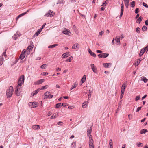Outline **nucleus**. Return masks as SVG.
Returning <instances> with one entry per match:
<instances>
[{
	"instance_id": "f257e3e1",
	"label": "nucleus",
	"mask_w": 148,
	"mask_h": 148,
	"mask_svg": "<svg viewBox=\"0 0 148 148\" xmlns=\"http://www.w3.org/2000/svg\"><path fill=\"white\" fill-rule=\"evenodd\" d=\"M13 91V87L10 86L9 88L7 90L6 95L7 97H10L12 96Z\"/></svg>"
},
{
	"instance_id": "f03ea898",
	"label": "nucleus",
	"mask_w": 148,
	"mask_h": 148,
	"mask_svg": "<svg viewBox=\"0 0 148 148\" xmlns=\"http://www.w3.org/2000/svg\"><path fill=\"white\" fill-rule=\"evenodd\" d=\"M24 77L23 75L21 76L18 81V86H21L24 83Z\"/></svg>"
},
{
	"instance_id": "7ed1b4c3",
	"label": "nucleus",
	"mask_w": 148,
	"mask_h": 148,
	"mask_svg": "<svg viewBox=\"0 0 148 148\" xmlns=\"http://www.w3.org/2000/svg\"><path fill=\"white\" fill-rule=\"evenodd\" d=\"M6 56V50L3 52V54L0 56V66L3 63V61L4 60L3 56Z\"/></svg>"
},
{
	"instance_id": "20e7f679",
	"label": "nucleus",
	"mask_w": 148,
	"mask_h": 148,
	"mask_svg": "<svg viewBox=\"0 0 148 148\" xmlns=\"http://www.w3.org/2000/svg\"><path fill=\"white\" fill-rule=\"evenodd\" d=\"M25 52L26 51H25L24 50L21 54L19 56V58L21 59V60L25 58Z\"/></svg>"
},
{
	"instance_id": "39448f33",
	"label": "nucleus",
	"mask_w": 148,
	"mask_h": 148,
	"mask_svg": "<svg viewBox=\"0 0 148 148\" xmlns=\"http://www.w3.org/2000/svg\"><path fill=\"white\" fill-rule=\"evenodd\" d=\"M109 55V54L106 53H103L102 54H100L98 55V56L99 58H106Z\"/></svg>"
},
{
	"instance_id": "423d86ee",
	"label": "nucleus",
	"mask_w": 148,
	"mask_h": 148,
	"mask_svg": "<svg viewBox=\"0 0 148 148\" xmlns=\"http://www.w3.org/2000/svg\"><path fill=\"white\" fill-rule=\"evenodd\" d=\"M121 13L119 16L120 18H121L123 14L124 11V5H123V2H122V3L121 5Z\"/></svg>"
},
{
	"instance_id": "0eeeda50",
	"label": "nucleus",
	"mask_w": 148,
	"mask_h": 148,
	"mask_svg": "<svg viewBox=\"0 0 148 148\" xmlns=\"http://www.w3.org/2000/svg\"><path fill=\"white\" fill-rule=\"evenodd\" d=\"M90 66L93 72L95 73H96L97 71V70L96 67L94 66V64H90Z\"/></svg>"
},
{
	"instance_id": "6e6552de",
	"label": "nucleus",
	"mask_w": 148,
	"mask_h": 148,
	"mask_svg": "<svg viewBox=\"0 0 148 148\" xmlns=\"http://www.w3.org/2000/svg\"><path fill=\"white\" fill-rule=\"evenodd\" d=\"M89 145H93V140L91 135H90L89 137Z\"/></svg>"
},
{
	"instance_id": "1a4fd4ad",
	"label": "nucleus",
	"mask_w": 148,
	"mask_h": 148,
	"mask_svg": "<svg viewBox=\"0 0 148 148\" xmlns=\"http://www.w3.org/2000/svg\"><path fill=\"white\" fill-rule=\"evenodd\" d=\"M88 50L89 53L90 54V55L94 57H95L96 56V55L95 53L92 52L91 50L89 49L88 48Z\"/></svg>"
},
{
	"instance_id": "9d476101",
	"label": "nucleus",
	"mask_w": 148,
	"mask_h": 148,
	"mask_svg": "<svg viewBox=\"0 0 148 148\" xmlns=\"http://www.w3.org/2000/svg\"><path fill=\"white\" fill-rule=\"evenodd\" d=\"M52 11H51V10H49L48 13L47 14H45L44 16H46L47 17H51L53 16V15L51 13H52Z\"/></svg>"
},
{
	"instance_id": "9b49d317",
	"label": "nucleus",
	"mask_w": 148,
	"mask_h": 148,
	"mask_svg": "<svg viewBox=\"0 0 148 148\" xmlns=\"http://www.w3.org/2000/svg\"><path fill=\"white\" fill-rule=\"evenodd\" d=\"M63 34L68 36H69L70 34V31L69 30L67 29H65V30H63Z\"/></svg>"
},
{
	"instance_id": "f8f14e48",
	"label": "nucleus",
	"mask_w": 148,
	"mask_h": 148,
	"mask_svg": "<svg viewBox=\"0 0 148 148\" xmlns=\"http://www.w3.org/2000/svg\"><path fill=\"white\" fill-rule=\"evenodd\" d=\"M44 79H42L40 80H38V81L36 82L34 84L36 85H38L42 84L44 81Z\"/></svg>"
},
{
	"instance_id": "ddd939ff",
	"label": "nucleus",
	"mask_w": 148,
	"mask_h": 148,
	"mask_svg": "<svg viewBox=\"0 0 148 148\" xmlns=\"http://www.w3.org/2000/svg\"><path fill=\"white\" fill-rule=\"evenodd\" d=\"M103 65L104 67L106 68H109L111 66V64L110 63H104Z\"/></svg>"
},
{
	"instance_id": "4468645a",
	"label": "nucleus",
	"mask_w": 148,
	"mask_h": 148,
	"mask_svg": "<svg viewBox=\"0 0 148 148\" xmlns=\"http://www.w3.org/2000/svg\"><path fill=\"white\" fill-rule=\"evenodd\" d=\"M41 29H38L35 33V34L33 36V37H35L38 36L41 32Z\"/></svg>"
},
{
	"instance_id": "2eb2a0df",
	"label": "nucleus",
	"mask_w": 148,
	"mask_h": 148,
	"mask_svg": "<svg viewBox=\"0 0 148 148\" xmlns=\"http://www.w3.org/2000/svg\"><path fill=\"white\" fill-rule=\"evenodd\" d=\"M78 45V44L77 43H76L75 44L72 46V48L73 49H78L79 47Z\"/></svg>"
},
{
	"instance_id": "dca6fc26",
	"label": "nucleus",
	"mask_w": 148,
	"mask_h": 148,
	"mask_svg": "<svg viewBox=\"0 0 148 148\" xmlns=\"http://www.w3.org/2000/svg\"><path fill=\"white\" fill-rule=\"evenodd\" d=\"M92 129V127H90V129L88 130L87 131V136L89 137L91 133V131Z\"/></svg>"
},
{
	"instance_id": "f3484780",
	"label": "nucleus",
	"mask_w": 148,
	"mask_h": 148,
	"mask_svg": "<svg viewBox=\"0 0 148 148\" xmlns=\"http://www.w3.org/2000/svg\"><path fill=\"white\" fill-rule=\"evenodd\" d=\"M38 104L36 102H33L32 104V108H36Z\"/></svg>"
},
{
	"instance_id": "a211bd4d",
	"label": "nucleus",
	"mask_w": 148,
	"mask_h": 148,
	"mask_svg": "<svg viewBox=\"0 0 148 148\" xmlns=\"http://www.w3.org/2000/svg\"><path fill=\"white\" fill-rule=\"evenodd\" d=\"M40 126L38 125H33L32 127V128L35 130H38L40 128Z\"/></svg>"
},
{
	"instance_id": "6ab92c4d",
	"label": "nucleus",
	"mask_w": 148,
	"mask_h": 148,
	"mask_svg": "<svg viewBox=\"0 0 148 148\" xmlns=\"http://www.w3.org/2000/svg\"><path fill=\"white\" fill-rule=\"evenodd\" d=\"M120 38H117V37H116L115 38V40L116 41V44L117 45H120Z\"/></svg>"
},
{
	"instance_id": "aec40b11",
	"label": "nucleus",
	"mask_w": 148,
	"mask_h": 148,
	"mask_svg": "<svg viewBox=\"0 0 148 148\" xmlns=\"http://www.w3.org/2000/svg\"><path fill=\"white\" fill-rule=\"evenodd\" d=\"M45 97L44 99H46L49 97L50 95V92H47L45 93Z\"/></svg>"
},
{
	"instance_id": "412c9836",
	"label": "nucleus",
	"mask_w": 148,
	"mask_h": 148,
	"mask_svg": "<svg viewBox=\"0 0 148 148\" xmlns=\"http://www.w3.org/2000/svg\"><path fill=\"white\" fill-rule=\"evenodd\" d=\"M69 56V53H66L62 54V58H64Z\"/></svg>"
},
{
	"instance_id": "4be33fe9",
	"label": "nucleus",
	"mask_w": 148,
	"mask_h": 148,
	"mask_svg": "<svg viewBox=\"0 0 148 148\" xmlns=\"http://www.w3.org/2000/svg\"><path fill=\"white\" fill-rule=\"evenodd\" d=\"M141 80L143 81L144 83H146L148 81V79H147L146 77L143 76L141 77Z\"/></svg>"
},
{
	"instance_id": "5701e85b",
	"label": "nucleus",
	"mask_w": 148,
	"mask_h": 148,
	"mask_svg": "<svg viewBox=\"0 0 148 148\" xmlns=\"http://www.w3.org/2000/svg\"><path fill=\"white\" fill-rule=\"evenodd\" d=\"M148 132L147 130L146 129H143L140 130V133L141 134H145L146 132Z\"/></svg>"
},
{
	"instance_id": "b1692460",
	"label": "nucleus",
	"mask_w": 148,
	"mask_h": 148,
	"mask_svg": "<svg viewBox=\"0 0 148 148\" xmlns=\"http://www.w3.org/2000/svg\"><path fill=\"white\" fill-rule=\"evenodd\" d=\"M145 50L143 49H142L140 51V52L139 54V56L140 57L145 53Z\"/></svg>"
},
{
	"instance_id": "393cba45",
	"label": "nucleus",
	"mask_w": 148,
	"mask_h": 148,
	"mask_svg": "<svg viewBox=\"0 0 148 148\" xmlns=\"http://www.w3.org/2000/svg\"><path fill=\"white\" fill-rule=\"evenodd\" d=\"M40 90V88L38 89L37 90H36L35 91L33 92V96L34 95L36 94Z\"/></svg>"
},
{
	"instance_id": "a878e982",
	"label": "nucleus",
	"mask_w": 148,
	"mask_h": 148,
	"mask_svg": "<svg viewBox=\"0 0 148 148\" xmlns=\"http://www.w3.org/2000/svg\"><path fill=\"white\" fill-rule=\"evenodd\" d=\"M86 79V75H84L82 78L81 79V82H82V83H83L84 82Z\"/></svg>"
},
{
	"instance_id": "bb28decb",
	"label": "nucleus",
	"mask_w": 148,
	"mask_h": 148,
	"mask_svg": "<svg viewBox=\"0 0 148 148\" xmlns=\"http://www.w3.org/2000/svg\"><path fill=\"white\" fill-rule=\"evenodd\" d=\"M127 81H126L123 84L122 86V87L123 88H125L126 87L127 85Z\"/></svg>"
},
{
	"instance_id": "cd10ccee",
	"label": "nucleus",
	"mask_w": 148,
	"mask_h": 148,
	"mask_svg": "<svg viewBox=\"0 0 148 148\" xmlns=\"http://www.w3.org/2000/svg\"><path fill=\"white\" fill-rule=\"evenodd\" d=\"M87 106L86 102H85L83 103L82 106L83 108H86Z\"/></svg>"
},
{
	"instance_id": "c85d7f7f",
	"label": "nucleus",
	"mask_w": 148,
	"mask_h": 148,
	"mask_svg": "<svg viewBox=\"0 0 148 148\" xmlns=\"http://www.w3.org/2000/svg\"><path fill=\"white\" fill-rule=\"evenodd\" d=\"M61 106V103H59L56 104V107L57 108H60Z\"/></svg>"
},
{
	"instance_id": "c756f323",
	"label": "nucleus",
	"mask_w": 148,
	"mask_h": 148,
	"mask_svg": "<svg viewBox=\"0 0 148 148\" xmlns=\"http://www.w3.org/2000/svg\"><path fill=\"white\" fill-rule=\"evenodd\" d=\"M73 58V57L71 56L68 58V59H66V61L67 62H71V60Z\"/></svg>"
},
{
	"instance_id": "7c9ffc66",
	"label": "nucleus",
	"mask_w": 148,
	"mask_h": 148,
	"mask_svg": "<svg viewBox=\"0 0 148 148\" xmlns=\"http://www.w3.org/2000/svg\"><path fill=\"white\" fill-rule=\"evenodd\" d=\"M112 139H110L109 141V145H110V148H113L112 146Z\"/></svg>"
},
{
	"instance_id": "2f4dec72",
	"label": "nucleus",
	"mask_w": 148,
	"mask_h": 148,
	"mask_svg": "<svg viewBox=\"0 0 148 148\" xmlns=\"http://www.w3.org/2000/svg\"><path fill=\"white\" fill-rule=\"evenodd\" d=\"M129 2L130 1L124 2L126 8H128L129 5Z\"/></svg>"
},
{
	"instance_id": "473e14b6",
	"label": "nucleus",
	"mask_w": 148,
	"mask_h": 148,
	"mask_svg": "<svg viewBox=\"0 0 148 148\" xmlns=\"http://www.w3.org/2000/svg\"><path fill=\"white\" fill-rule=\"evenodd\" d=\"M58 45V44H55L53 45H50L48 46V48H53L54 47H55L56 46Z\"/></svg>"
},
{
	"instance_id": "72a5a7b5",
	"label": "nucleus",
	"mask_w": 148,
	"mask_h": 148,
	"mask_svg": "<svg viewBox=\"0 0 148 148\" xmlns=\"http://www.w3.org/2000/svg\"><path fill=\"white\" fill-rule=\"evenodd\" d=\"M131 6L132 7H134L135 5V2L134 1H133L130 3Z\"/></svg>"
},
{
	"instance_id": "f704fd0d",
	"label": "nucleus",
	"mask_w": 148,
	"mask_h": 148,
	"mask_svg": "<svg viewBox=\"0 0 148 148\" xmlns=\"http://www.w3.org/2000/svg\"><path fill=\"white\" fill-rule=\"evenodd\" d=\"M58 115V114H53L52 116L51 117V119H54V118H56L57 116Z\"/></svg>"
},
{
	"instance_id": "c9c22d12",
	"label": "nucleus",
	"mask_w": 148,
	"mask_h": 148,
	"mask_svg": "<svg viewBox=\"0 0 148 148\" xmlns=\"http://www.w3.org/2000/svg\"><path fill=\"white\" fill-rule=\"evenodd\" d=\"M73 146L72 148H75L76 147V145L75 142H73L71 144Z\"/></svg>"
},
{
	"instance_id": "e433bc0d",
	"label": "nucleus",
	"mask_w": 148,
	"mask_h": 148,
	"mask_svg": "<svg viewBox=\"0 0 148 148\" xmlns=\"http://www.w3.org/2000/svg\"><path fill=\"white\" fill-rule=\"evenodd\" d=\"M64 2L65 1L64 0H59L57 3V4L64 3Z\"/></svg>"
},
{
	"instance_id": "4c0bfd02",
	"label": "nucleus",
	"mask_w": 148,
	"mask_h": 148,
	"mask_svg": "<svg viewBox=\"0 0 148 148\" xmlns=\"http://www.w3.org/2000/svg\"><path fill=\"white\" fill-rule=\"evenodd\" d=\"M143 19V18L140 16L139 18L137 20V21H138L139 22L138 23L139 24L142 21Z\"/></svg>"
},
{
	"instance_id": "58836bf2",
	"label": "nucleus",
	"mask_w": 148,
	"mask_h": 148,
	"mask_svg": "<svg viewBox=\"0 0 148 148\" xmlns=\"http://www.w3.org/2000/svg\"><path fill=\"white\" fill-rule=\"evenodd\" d=\"M46 66L47 65L46 64H44L40 66V68L42 69H45Z\"/></svg>"
},
{
	"instance_id": "ea45409f",
	"label": "nucleus",
	"mask_w": 148,
	"mask_h": 148,
	"mask_svg": "<svg viewBox=\"0 0 148 148\" xmlns=\"http://www.w3.org/2000/svg\"><path fill=\"white\" fill-rule=\"evenodd\" d=\"M77 84H75V83L74 84H73L71 88V90H72V89L76 88L77 86Z\"/></svg>"
},
{
	"instance_id": "a19ab883",
	"label": "nucleus",
	"mask_w": 148,
	"mask_h": 148,
	"mask_svg": "<svg viewBox=\"0 0 148 148\" xmlns=\"http://www.w3.org/2000/svg\"><path fill=\"white\" fill-rule=\"evenodd\" d=\"M141 60V59L140 58L137 61L136 64L137 65V66H138L139 65Z\"/></svg>"
},
{
	"instance_id": "79ce46f5",
	"label": "nucleus",
	"mask_w": 148,
	"mask_h": 148,
	"mask_svg": "<svg viewBox=\"0 0 148 148\" xmlns=\"http://www.w3.org/2000/svg\"><path fill=\"white\" fill-rule=\"evenodd\" d=\"M104 32L103 31H101L100 32L99 34V37H101L102 35H103V34Z\"/></svg>"
},
{
	"instance_id": "37998d69",
	"label": "nucleus",
	"mask_w": 148,
	"mask_h": 148,
	"mask_svg": "<svg viewBox=\"0 0 148 148\" xmlns=\"http://www.w3.org/2000/svg\"><path fill=\"white\" fill-rule=\"evenodd\" d=\"M17 37H19L20 36V32L18 31L15 34Z\"/></svg>"
},
{
	"instance_id": "c03bdc74",
	"label": "nucleus",
	"mask_w": 148,
	"mask_h": 148,
	"mask_svg": "<svg viewBox=\"0 0 148 148\" xmlns=\"http://www.w3.org/2000/svg\"><path fill=\"white\" fill-rule=\"evenodd\" d=\"M136 144H137V146L140 147H142L143 145V144L141 143H140V142H139L138 144L137 143Z\"/></svg>"
},
{
	"instance_id": "a18cd8bd",
	"label": "nucleus",
	"mask_w": 148,
	"mask_h": 148,
	"mask_svg": "<svg viewBox=\"0 0 148 148\" xmlns=\"http://www.w3.org/2000/svg\"><path fill=\"white\" fill-rule=\"evenodd\" d=\"M140 28L139 27H137L136 29V31L138 33H139L140 32Z\"/></svg>"
},
{
	"instance_id": "49530a36",
	"label": "nucleus",
	"mask_w": 148,
	"mask_h": 148,
	"mask_svg": "<svg viewBox=\"0 0 148 148\" xmlns=\"http://www.w3.org/2000/svg\"><path fill=\"white\" fill-rule=\"evenodd\" d=\"M147 29V27L146 26H143L142 28V30L143 31H145Z\"/></svg>"
},
{
	"instance_id": "de8ad7c7",
	"label": "nucleus",
	"mask_w": 148,
	"mask_h": 148,
	"mask_svg": "<svg viewBox=\"0 0 148 148\" xmlns=\"http://www.w3.org/2000/svg\"><path fill=\"white\" fill-rule=\"evenodd\" d=\"M19 89V86H17L16 87V89L15 92L18 91Z\"/></svg>"
},
{
	"instance_id": "09e8293b",
	"label": "nucleus",
	"mask_w": 148,
	"mask_h": 148,
	"mask_svg": "<svg viewBox=\"0 0 148 148\" xmlns=\"http://www.w3.org/2000/svg\"><path fill=\"white\" fill-rule=\"evenodd\" d=\"M143 5L146 8H148V5L147 4L145 3V2H143Z\"/></svg>"
},
{
	"instance_id": "8fccbe9b",
	"label": "nucleus",
	"mask_w": 148,
	"mask_h": 148,
	"mask_svg": "<svg viewBox=\"0 0 148 148\" xmlns=\"http://www.w3.org/2000/svg\"><path fill=\"white\" fill-rule=\"evenodd\" d=\"M139 8H136L135 10V13L136 14H138V13L139 12Z\"/></svg>"
},
{
	"instance_id": "3c124183",
	"label": "nucleus",
	"mask_w": 148,
	"mask_h": 148,
	"mask_svg": "<svg viewBox=\"0 0 148 148\" xmlns=\"http://www.w3.org/2000/svg\"><path fill=\"white\" fill-rule=\"evenodd\" d=\"M125 90V88H121V93L124 94Z\"/></svg>"
},
{
	"instance_id": "603ef678",
	"label": "nucleus",
	"mask_w": 148,
	"mask_h": 148,
	"mask_svg": "<svg viewBox=\"0 0 148 148\" xmlns=\"http://www.w3.org/2000/svg\"><path fill=\"white\" fill-rule=\"evenodd\" d=\"M142 108L141 107H138L137 108V109L136 111V112H139L141 109Z\"/></svg>"
},
{
	"instance_id": "864d4df0",
	"label": "nucleus",
	"mask_w": 148,
	"mask_h": 148,
	"mask_svg": "<svg viewBox=\"0 0 148 148\" xmlns=\"http://www.w3.org/2000/svg\"><path fill=\"white\" fill-rule=\"evenodd\" d=\"M91 91L90 90H90H89V95H88V97H89V98H88V100H89V98L91 96Z\"/></svg>"
},
{
	"instance_id": "5fc2aeb1",
	"label": "nucleus",
	"mask_w": 148,
	"mask_h": 148,
	"mask_svg": "<svg viewBox=\"0 0 148 148\" xmlns=\"http://www.w3.org/2000/svg\"><path fill=\"white\" fill-rule=\"evenodd\" d=\"M26 14V12H24L23 13H22L20 15H19V16L20 17L24 16Z\"/></svg>"
},
{
	"instance_id": "6e6d98bb",
	"label": "nucleus",
	"mask_w": 148,
	"mask_h": 148,
	"mask_svg": "<svg viewBox=\"0 0 148 148\" xmlns=\"http://www.w3.org/2000/svg\"><path fill=\"white\" fill-rule=\"evenodd\" d=\"M47 88V86L46 85L45 86H42V87L41 88V89H40V90H44L45 89H46Z\"/></svg>"
},
{
	"instance_id": "4d7b16f0",
	"label": "nucleus",
	"mask_w": 148,
	"mask_h": 148,
	"mask_svg": "<svg viewBox=\"0 0 148 148\" xmlns=\"http://www.w3.org/2000/svg\"><path fill=\"white\" fill-rule=\"evenodd\" d=\"M140 97L139 96H136L135 98L136 101L139 100L140 99Z\"/></svg>"
},
{
	"instance_id": "13d9d810",
	"label": "nucleus",
	"mask_w": 148,
	"mask_h": 148,
	"mask_svg": "<svg viewBox=\"0 0 148 148\" xmlns=\"http://www.w3.org/2000/svg\"><path fill=\"white\" fill-rule=\"evenodd\" d=\"M16 95L17 96H18L20 95V93L18 92V91H17L16 92H15Z\"/></svg>"
},
{
	"instance_id": "bf43d9fd",
	"label": "nucleus",
	"mask_w": 148,
	"mask_h": 148,
	"mask_svg": "<svg viewBox=\"0 0 148 148\" xmlns=\"http://www.w3.org/2000/svg\"><path fill=\"white\" fill-rule=\"evenodd\" d=\"M62 122L61 121H59L58 122L57 124L58 125H62Z\"/></svg>"
},
{
	"instance_id": "052dcab7",
	"label": "nucleus",
	"mask_w": 148,
	"mask_h": 148,
	"mask_svg": "<svg viewBox=\"0 0 148 148\" xmlns=\"http://www.w3.org/2000/svg\"><path fill=\"white\" fill-rule=\"evenodd\" d=\"M46 25V23H44V24H43V25H42L41 27V28H40V29H41V30H42V29H43L44 28V27L45 26V25Z\"/></svg>"
},
{
	"instance_id": "680f3d73",
	"label": "nucleus",
	"mask_w": 148,
	"mask_h": 148,
	"mask_svg": "<svg viewBox=\"0 0 148 148\" xmlns=\"http://www.w3.org/2000/svg\"><path fill=\"white\" fill-rule=\"evenodd\" d=\"M106 1H105L104 2V3H103L102 5H101V6H103V5H104L105 6L106 5L107 3L106 2Z\"/></svg>"
},
{
	"instance_id": "e2e57ef3",
	"label": "nucleus",
	"mask_w": 148,
	"mask_h": 148,
	"mask_svg": "<svg viewBox=\"0 0 148 148\" xmlns=\"http://www.w3.org/2000/svg\"><path fill=\"white\" fill-rule=\"evenodd\" d=\"M17 36L16 35L14 34L13 36V38L14 40H16L17 38Z\"/></svg>"
},
{
	"instance_id": "0e129e2a",
	"label": "nucleus",
	"mask_w": 148,
	"mask_h": 148,
	"mask_svg": "<svg viewBox=\"0 0 148 148\" xmlns=\"http://www.w3.org/2000/svg\"><path fill=\"white\" fill-rule=\"evenodd\" d=\"M147 96V95H145L144 96L142 97V100H143Z\"/></svg>"
},
{
	"instance_id": "69168bd1",
	"label": "nucleus",
	"mask_w": 148,
	"mask_h": 148,
	"mask_svg": "<svg viewBox=\"0 0 148 148\" xmlns=\"http://www.w3.org/2000/svg\"><path fill=\"white\" fill-rule=\"evenodd\" d=\"M145 24L146 25H148V20H147L145 21Z\"/></svg>"
},
{
	"instance_id": "338daca9",
	"label": "nucleus",
	"mask_w": 148,
	"mask_h": 148,
	"mask_svg": "<svg viewBox=\"0 0 148 148\" xmlns=\"http://www.w3.org/2000/svg\"><path fill=\"white\" fill-rule=\"evenodd\" d=\"M89 147L90 148H94L93 145H89Z\"/></svg>"
},
{
	"instance_id": "774afa93",
	"label": "nucleus",
	"mask_w": 148,
	"mask_h": 148,
	"mask_svg": "<svg viewBox=\"0 0 148 148\" xmlns=\"http://www.w3.org/2000/svg\"><path fill=\"white\" fill-rule=\"evenodd\" d=\"M48 73L47 72H44V73H43V75H48Z\"/></svg>"
}]
</instances>
